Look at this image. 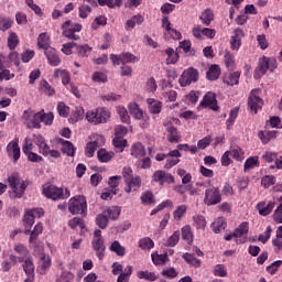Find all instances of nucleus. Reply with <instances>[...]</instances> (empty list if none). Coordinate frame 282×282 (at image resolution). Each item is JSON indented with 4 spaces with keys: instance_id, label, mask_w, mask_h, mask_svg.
<instances>
[{
    "instance_id": "1",
    "label": "nucleus",
    "mask_w": 282,
    "mask_h": 282,
    "mask_svg": "<svg viewBox=\"0 0 282 282\" xmlns=\"http://www.w3.org/2000/svg\"><path fill=\"white\" fill-rule=\"evenodd\" d=\"M7 182L9 184V188L12 191V199H21L30 186V182L28 180H22L19 173H12L9 175Z\"/></svg>"
},
{
    "instance_id": "2",
    "label": "nucleus",
    "mask_w": 282,
    "mask_h": 282,
    "mask_svg": "<svg viewBox=\"0 0 282 282\" xmlns=\"http://www.w3.org/2000/svg\"><path fill=\"white\" fill-rule=\"evenodd\" d=\"M279 67V64L276 63V57H268L262 56L258 61V66L254 69L253 78L256 80H259L260 78H263L268 72H274Z\"/></svg>"
},
{
    "instance_id": "3",
    "label": "nucleus",
    "mask_w": 282,
    "mask_h": 282,
    "mask_svg": "<svg viewBox=\"0 0 282 282\" xmlns=\"http://www.w3.org/2000/svg\"><path fill=\"white\" fill-rule=\"evenodd\" d=\"M42 193L47 197V199H53V202L58 199H67L72 195L69 189H63V187H58L50 183H46L42 186Z\"/></svg>"
},
{
    "instance_id": "4",
    "label": "nucleus",
    "mask_w": 282,
    "mask_h": 282,
    "mask_svg": "<svg viewBox=\"0 0 282 282\" xmlns=\"http://www.w3.org/2000/svg\"><path fill=\"white\" fill-rule=\"evenodd\" d=\"M109 118H111V111L105 107H99L86 112V120L90 122V124H107Z\"/></svg>"
},
{
    "instance_id": "5",
    "label": "nucleus",
    "mask_w": 282,
    "mask_h": 282,
    "mask_svg": "<svg viewBox=\"0 0 282 282\" xmlns=\"http://www.w3.org/2000/svg\"><path fill=\"white\" fill-rule=\"evenodd\" d=\"M68 210L72 215H85L87 213V199L85 196H74L68 200Z\"/></svg>"
},
{
    "instance_id": "6",
    "label": "nucleus",
    "mask_w": 282,
    "mask_h": 282,
    "mask_svg": "<svg viewBox=\"0 0 282 282\" xmlns=\"http://www.w3.org/2000/svg\"><path fill=\"white\" fill-rule=\"evenodd\" d=\"M91 246L99 261H102V259H105V250H107V247H105V239L102 238V230L96 229L94 231Z\"/></svg>"
},
{
    "instance_id": "7",
    "label": "nucleus",
    "mask_w": 282,
    "mask_h": 282,
    "mask_svg": "<svg viewBox=\"0 0 282 282\" xmlns=\"http://www.w3.org/2000/svg\"><path fill=\"white\" fill-rule=\"evenodd\" d=\"M34 143H32V139L25 138L24 143L22 145V152L26 156L29 162L39 163L43 162V156L39 155L36 152H33Z\"/></svg>"
},
{
    "instance_id": "8",
    "label": "nucleus",
    "mask_w": 282,
    "mask_h": 282,
    "mask_svg": "<svg viewBox=\"0 0 282 282\" xmlns=\"http://www.w3.org/2000/svg\"><path fill=\"white\" fill-rule=\"evenodd\" d=\"M197 80H199V72L191 67L183 72L178 83L181 87H188V85H192V83H197Z\"/></svg>"
},
{
    "instance_id": "9",
    "label": "nucleus",
    "mask_w": 282,
    "mask_h": 282,
    "mask_svg": "<svg viewBox=\"0 0 282 282\" xmlns=\"http://www.w3.org/2000/svg\"><path fill=\"white\" fill-rule=\"evenodd\" d=\"M23 118L26 120V126L29 129H41V118H43V112H34L32 110H25L23 112Z\"/></svg>"
},
{
    "instance_id": "10",
    "label": "nucleus",
    "mask_w": 282,
    "mask_h": 282,
    "mask_svg": "<svg viewBox=\"0 0 282 282\" xmlns=\"http://www.w3.org/2000/svg\"><path fill=\"white\" fill-rule=\"evenodd\" d=\"M204 204L206 206H217V204H221V192L217 187L206 189Z\"/></svg>"
},
{
    "instance_id": "11",
    "label": "nucleus",
    "mask_w": 282,
    "mask_h": 282,
    "mask_svg": "<svg viewBox=\"0 0 282 282\" xmlns=\"http://www.w3.org/2000/svg\"><path fill=\"white\" fill-rule=\"evenodd\" d=\"M152 182H155V184L160 186H164V184H175V176L166 171L158 170L152 175Z\"/></svg>"
},
{
    "instance_id": "12",
    "label": "nucleus",
    "mask_w": 282,
    "mask_h": 282,
    "mask_svg": "<svg viewBox=\"0 0 282 282\" xmlns=\"http://www.w3.org/2000/svg\"><path fill=\"white\" fill-rule=\"evenodd\" d=\"M261 89L251 90L248 98V107L257 113L263 107V99L260 97Z\"/></svg>"
},
{
    "instance_id": "13",
    "label": "nucleus",
    "mask_w": 282,
    "mask_h": 282,
    "mask_svg": "<svg viewBox=\"0 0 282 282\" xmlns=\"http://www.w3.org/2000/svg\"><path fill=\"white\" fill-rule=\"evenodd\" d=\"M200 107L210 108L212 111H219V106L217 105V95L215 93H207L204 97L203 100L200 101Z\"/></svg>"
},
{
    "instance_id": "14",
    "label": "nucleus",
    "mask_w": 282,
    "mask_h": 282,
    "mask_svg": "<svg viewBox=\"0 0 282 282\" xmlns=\"http://www.w3.org/2000/svg\"><path fill=\"white\" fill-rule=\"evenodd\" d=\"M34 144L37 147L40 155H43L44 158L50 155V144L47 143L45 137L41 134L34 135Z\"/></svg>"
},
{
    "instance_id": "15",
    "label": "nucleus",
    "mask_w": 282,
    "mask_h": 282,
    "mask_svg": "<svg viewBox=\"0 0 282 282\" xmlns=\"http://www.w3.org/2000/svg\"><path fill=\"white\" fill-rule=\"evenodd\" d=\"M7 153L9 158H12L14 164L21 160V148L19 147V141H10L7 145Z\"/></svg>"
},
{
    "instance_id": "16",
    "label": "nucleus",
    "mask_w": 282,
    "mask_h": 282,
    "mask_svg": "<svg viewBox=\"0 0 282 282\" xmlns=\"http://www.w3.org/2000/svg\"><path fill=\"white\" fill-rule=\"evenodd\" d=\"M45 57L48 62V64L52 67H58L61 65V57L58 56V52L54 47L46 48L44 51Z\"/></svg>"
},
{
    "instance_id": "17",
    "label": "nucleus",
    "mask_w": 282,
    "mask_h": 282,
    "mask_svg": "<svg viewBox=\"0 0 282 282\" xmlns=\"http://www.w3.org/2000/svg\"><path fill=\"white\" fill-rule=\"evenodd\" d=\"M13 252H15L19 263H23L28 257H30V250L28 247L21 242H18L13 246Z\"/></svg>"
},
{
    "instance_id": "18",
    "label": "nucleus",
    "mask_w": 282,
    "mask_h": 282,
    "mask_svg": "<svg viewBox=\"0 0 282 282\" xmlns=\"http://www.w3.org/2000/svg\"><path fill=\"white\" fill-rule=\"evenodd\" d=\"M165 130L167 132V140L173 142H180V132L177 131V128L173 124V121H167L164 123Z\"/></svg>"
},
{
    "instance_id": "19",
    "label": "nucleus",
    "mask_w": 282,
    "mask_h": 282,
    "mask_svg": "<svg viewBox=\"0 0 282 282\" xmlns=\"http://www.w3.org/2000/svg\"><path fill=\"white\" fill-rule=\"evenodd\" d=\"M274 206H275V203L272 200H270L269 203L260 202L257 204L256 208L259 215H261V217H268V215H270V213L274 210Z\"/></svg>"
},
{
    "instance_id": "20",
    "label": "nucleus",
    "mask_w": 282,
    "mask_h": 282,
    "mask_svg": "<svg viewBox=\"0 0 282 282\" xmlns=\"http://www.w3.org/2000/svg\"><path fill=\"white\" fill-rule=\"evenodd\" d=\"M140 186H142V180L140 176H134L128 181H126V193H135V191H140Z\"/></svg>"
},
{
    "instance_id": "21",
    "label": "nucleus",
    "mask_w": 282,
    "mask_h": 282,
    "mask_svg": "<svg viewBox=\"0 0 282 282\" xmlns=\"http://www.w3.org/2000/svg\"><path fill=\"white\" fill-rule=\"evenodd\" d=\"M72 20H67L62 24L63 35L66 39H72V41H78L80 36L76 35V33L70 29Z\"/></svg>"
},
{
    "instance_id": "22",
    "label": "nucleus",
    "mask_w": 282,
    "mask_h": 282,
    "mask_svg": "<svg viewBox=\"0 0 282 282\" xmlns=\"http://www.w3.org/2000/svg\"><path fill=\"white\" fill-rule=\"evenodd\" d=\"M17 263H19V258L11 253L9 259L3 260L1 263L2 272H10V270H12Z\"/></svg>"
},
{
    "instance_id": "23",
    "label": "nucleus",
    "mask_w": 282,
    "mask_h": 282,
    "mask_svg": "<svg viewBox=\"0 0 282 282\" xmlns=\"http://www.w3.org/2000/svg\"><path fill=\"white\" fill-rule=\"evenodd\" d=\"M54 78H62V85H64L65 87H67V85H72L70 80H72V76H69V72L65 70V69H59L56 68L54 70Z\"/></svg>"
},
{
    "instance_id": "24",
    "label": "nucleus",
    "mask_w": 282,
    "mask_h": 282,
    "mask_svg": "<svg viewBox=\"0 0 282 282\" xmlns=\"http://www.w3.org/2000/svg\"><path fill=\"white\" fill-rule=\"evenodd\" d=\"M278 131H270V130H264V131H259L258 132V138L261 140L262 144H269L271 140H274L276 138Z\"/></svg>"
},
{
    "instance_id": "25",
    "label": "nucleus",
    "mask_w": 282,
    "mask_h": 282,
    "mask_svg": "<svg viewBox=\"0 0 282 282\" xmlns=\"http://www.w3.org/2000/svg\"><path fill=\"white\" fill-rule=\"evenodd\" d=\"M224 63L229 72H234V69H236L237 67V63L235 62V55L231 54L229 50L225 51Z\"/></svg>"
},
{
    "instance_id": "26",
    "label": "nucleus",
    "mask_w": 282,
    "mask_h": 282,
    "mask_svg": "<svg viewBox=\"0 0 282 282\" xmlns=\"http://www.w3.org/2000/svg\"><path fill=\"white\" fill-rule=\"evenodd\" d=\"M128 109L129 113L133 117L134 120H142V118L144 117V112L135 102H130Z\"/></svg>"
},
{
    "instance_id": "27",
    "label": "nucleus",
    "mask_w": 282,
    "mask_h": 282,
    "mask_svg": "<svg viewBox=\"0 0 282 282\" xmlns=\"http://www.w3.org/2000/svg\"><path fill=\"white\" fill-rule=\"evenodd\" d=\"M250 232V224L248 221H242L234 231L236 239L246 237Z\"/></svg>"
},
{
    "instance_id": "28",
    "label": "nucleus",
    "mask_w": 282,
    "mask_h": 282,
    "mask_svg": "<svg viewBox=\"0 0 282 282\" xmlns=\"http://www.w3.org/2000/svg\"><path fill=\"white\" fill-rule=\"evenodd\" d=\"M131 155L132 158H144L147 155V150L144 149V145L140 142L132 144L131 147Z\"/></svg>"
},
{
    "instance_id": "29",
    "label": "nucleus",
    "mask_w": 282,
    "mask_h": 282,
    "mask_svg": "<svg viewBox=\"0 0 282 282\" xmlns=\"http://www.w3.org/2000/svg\"><path fill=\"white\" fill-rule=\"evenodd\" d=\"M221 76V68L217 64H213L206 73L208 80H217Z\"/></svg>"
},
{
    "instance_id": "30",
    "label": "nucleus",
    "mask_w": 282,
    "mask_h": 282,
    "mask_svg": "<svg viewBox=\"0 0 282 282\" xmlns=\"http://www.w3.org/2000/svg\"><path fill=\"white\" fill-rule=\"evenodd\" d=\"M34 219H36V216L32 212H28L24 215L23 221H24L25 235H30V230H32V226H34Z\"/></svg>"
},
{
    "instance_id": "31",
    "label": "nucleus",
    "mask_w": 282,
    "mask_h": 282,
    "mask_svg": "<svg viewBox=\"0 0 282 282\" xmlns=\"http://www.w3.org/2000/svg\"><path fill=\"white\" fill-rule=\"evenodd\" d=\"M22 263L26 276H34V260H32V257L25 258Z\"/></svg>"
},
{
    "instance_id": "32",
    "label": "nucleus",
    "mask_w": 282,
    "mask_h": 282,
    "mask_svg": "<svg viewBox=\"0 0 282 282\" xmlns=\"http://www.w3.org/2000/svg\"><path fill=\"white\" fill-rule=\"evenodd\" d=\"M182 240L186 241L188 246L193 245V229L189 227V225H185L181 229Z\"/></svg>"
},
{
    "instance_id": "33",
    "label": "nucleus",
    "mask_w": 282,
    "mask_h": 282,
    "mask_svg": "<svg viewBox=\"0 0 282 282\" xmlns=\"http://www.w3.org/2000/svg\"><path fill=\"white\" fill-rule=\"evenodd\" d=\"M59 142L63 147L62 148L63 153H65L69 158H74V155H76V150L74 149V143H72V141H65L61 139Z\"/></svg>"
},
{
    "instance_id": "34",
    "label": "nucleus",
    "mask_w": 282,
    "mask_h": 282,
    "mask_svg": "<svg viewBox=\"0 0 282 282\" xmlns=\"http://www.w3.org/2000/svg\"><path fill=\"white\" fill-rule=\"evenodd\" d=\"M43 232V224L37 223L33 230L29 232L30 238H29V243H34L36 245V239H39V235Z\"/></svg>"
},
{
    "instance_id": "35",
    "label": "nucleus",
    "mask_w": 282,
    "mask_h": 282,
    "mask_svg": "<svg viewBox=\"0 0 282 282\" xmlns=\"http://www.w3.org/2000/svg\"><path fill=\"white\" fill-rule=\"evenodd\" d=\"M239 78H241V72L237 70L226 76L224 78V83L230 87H234V85H239Z\"/></svg>"
},
{
    "instance_id": "36",
    "label": "nucleus",
    "mask_w": 282,
    "mask_h": 282,
    "mask_svg": "<svg viewBox=\"0 0 282 282\" xmlns=\"http://www.w3.org/2000/svg\"><path fill=\"white\" fill-rule=\"evenodd\" d=\"M142 23H144V17L141 14L133 15L126 22V30H133L135 25H142Z\"/></svg>"
},
{
    "instance_id": "37",
    "label": "nucleus",
    "mask_w": 282,
    "mask_h": 282,
    "mask_svg": "<svg viewBox=\"0 0 282 282\" xmlns=\"http://www.w3.org/2000/svg\"><path fill=\"white\" fill-rule=\"evenodd\" d=\"M110 252H115V254H117V257H124V254H127V248L122 247V245H120V241L115 240L109 248Z\"/></svg>"
},
{
    "instance_id": "38",
    "label": "nucleus",
    "mask_w": 282,
    "mask_h": 282,
    "mask_svg": "<svg viewBox=\"0 0 282 282\" xmlns=\"http://www.w3.org/2000/svg\"><path fill=\"white\" fill-rule=\"evenodd\" d=\"M165 54L167 55L166 65H175L180 61V54L172 47L166 48Z\"/></svg>"
},
{
    "instance_id": "39",
    "label": "nucleus",
    "mask_w": 282,
    "mask_h": 282,
    "mask_svg": "<svg viewBox=\"0 0 282 282\" xmlns=\"http://www.w3.org/2000/svg\"><path fill=\"white\" fill-rule=\"evenodd\" d=\"M226 226H228V223H226V218L218 217L213 224V230L216 235H219L221 230H226Z\"/></svg>"
},
{
    "instance_id": "40",
    "label": "nucleus",
    "mask_w": 282,
    "mask_h": 282,
    "mask_svg": "<svg viewBox=\"0 0 282 282\" xmlns=\"http://www.w3.org/2000/svg\"><path fill=\"white\" fill-rule=\"evenodd\" d=\"M113 155H115L113 152H107V150L105 149H100L97 152V158L101 163L111 162V160H113Z\"/></svg>"
},
{
    "instance_id": "41",
    "label": "nucleus",
    "mask_w": 282,
    "mask_h": 282,
    "mask_svg": "<svg viewBox=\"0 0 282 282\" xmlns=\"http://www.w3.org/2000/svg\"><path fill=\"white\" fill-rule=\"evenodd\" d=\"M14 25V20L10 17L0 15V30L1 32H8L10 28Z\"/></svg>"
},
{
    "instance_id": "42",
    "label": "nucleus",
    "mask_w": 282,
    "mask_h": 282,
    "mask_svg": "<svg viewBox=\"0 0 282 282\" xmlns=\"http://www.w3.org/2000/svg\"><path fill=\"white\" fill-rule=\"evenodd\" d=\"M199 19L204 25H210V23H213L215 20V14L213 13V10L206 9L204 12H202Z\"/></svg>"
},
{
    "instance_id": "43",
    "label": "nucleus",
    "mask_w": 282,
    "mask_h": 282,
    "mask_svg": "<svg viewBox=\"0 0 282 282\" xmlns=\"http://www.w3.org/2000/svg\"><path fill=\"white\" fill-rule=\"evenodd\" d=\"M75 47H76L77 56H79V58H87V56L91 54V46H89L88 44H84V45L76 44Z\"/></svg>"
},
{
    "instance_id": "44",
    "label": "nucleus",
    "mask_w": 282,
    "mask_h": 282,
    "mask_svg": "<svg viewBox=\"0 0 282 282\" xmlns=\"http://www.w3.org/2000/svg\"><path fill=\"white\" fill-rule=\"evenodd\" d=\"M37 46L41 47L44 51L52 47V46H50V35H47V33H41L39 35Z\"/></svg>"
},
{
    "instance_id": "45",
    "label": "nucleus",
    "mask_w": 282,
    "mask_h": 282,
    "mask_svg": "<svg viewBox=\"0 0 282 282\" xmlns=\"http://www.w3.org/2000/svg\"><path fill=\"white\" fill-rule=\"evenodd\" d=\"M152 263L154 265H164L166 261H169V254L163 253V254H158V253H152L151 254Z\"/></svg>"
},
{
    "instance_id": "46",
    "label": "nucleus",
    "mask_w": 282,
    "mask_h": 282,
    "mask_svg": "<svg viewBox=\"0 0 282 282\" xmlns=\"http://www.w3.org/2000/svg\"><path fill=\"white\" fill-rule=\"evenodd\" d=\"M183 259L186 263L193 265V268H202V260L195 258L194 254L185 253L183 254Z\"/></svg>"
},
{
    "instance_id": "47",
    "label": "nucleus",
    "mask_w": 282,
    "mask_h": 282,
    "mask_svg": "<svg viewBox=\"0 0 282 282\" xmlns=\"http://www.w3.org/2000/svg\"><path fill=\"white\" fill-rule=\"evenodd\" d=\"M150 113H160L162 111V101L155 99H148Z\"/></svg>"
},
{
    "instance_id": "48",
    "label": "nucleus",
    "mask_w": 282,
    "mask_h": 282,
    "mask_svg": "<svg viewBox=\"0 0 282 282\" xmlns=\"http://www.w3.org/2000/svg\"><path fill=\"white\" fill-rule=\"evenodd\" d=\"M104 213L108 219L116 220V219H118V217H120L121 209L119 206H112V207H109L108 209H106Z\"/></svg>"
},
{
    "instance_id": "49",
    "label": "nucleus",
    "mask_w": 282,
    "mask_h": 282,
    "mask_svg": "<svg viewBox=\"0 0 282 282\" xmlns=\"http://www.w3.org/2000/svg\"><path fill=\"white\" fill-rule=\"evenodd\" d=\"M139 248L141 250H152V248H155V242L151 238L144 237L139 240Z\"/></svg>"
},
{
    "instance_id": "50",
    "label": "nucleus",
    "mask_w": 282,
    "mask_h": 282,
    "mask_svg": "<svg viewBox=\"0 0 282 282\" xmlns=\"http://www.w3.org/2000/svg\"><path fill=\"white\" fill-rule=\"evenodd\" d=\"M186 210H188V206L186 205H180L176 207V209L173 212V218L176 221H181L182 217L186 215Z\"/></svg>"
},
{
    "instance_id": "51",
    "label": "nucleus",
    "mask_w": 282,
    "mask_h": 282,
    "mask_svg": "<svg viewBox=\"0 0 282 282\" xmlns=\"http://www.w3.org/2000/svg\"><path fill=\"white\" fill-rule=\"evenodd\" d=\"M138 279H144L145 281H158V275L155 272H150V271H139L137 273Z\"/></svg>"
},
{
    "instance_id": "52",
    "label": "nucleus",
    "mask_w": 282,
    "mask_h": 282,
    "mask_svg": "<svg viewBox=\"0 0 282 282\" xmlns=\"http://www.w3.org/2000/svg\"><path fill=\"white\" fill-rule=\"evenodd\" d=\"M52 267V260H50V258H42L41 260V264L37 268V272L39 274H45L47 272V270H50V268Z\"/></svg>"
},
{
    "instance_id": "53",
    "label": "nucleus",
    "mask_w": 282,
    "mask_h": 282,
    "mask_svg": "<svg viewBox=\"0 0 282 282\" xmlns=\"http://www.w3.org/2000/svg\"><path fill=\"white\" fill-rule=\"evenodd\" d=\"M180 230L174 231L173 235L170 236L166 240L165 246H167L169 248H175L176 243H180Z\"/></svg>"
},
{
    "instance_id": "54",
    "label": "nucleus",
    "mask_w": 282,
    "mask_h": 282,
    "mask_svg": "<svg viewBox=\"0 0 282 282\" xmlns=\"http://www.w3.org/2000/svg\"><path fill=\"white\" fill-rule=\"evenodd\" d=\"M96 224L98 228L105 230V228H107V226L109 225V218L106 216V214H99L96 217Z\"/></svg>"
},
{
    "instance_id": "55",
    "label": "nucleus",
    "mask_w": 282,
    "mask_h": 282,
    "mask_svg": "<svg viewBox=\"0 0 282 282\" xmlns=\"http://www.w3.org/2000/svg\"><path fill=\"white\" fill-rule=\"evenodd\" d=\"M282 265V260H276L274 262H272L271 264H269L265 270L268 272V274H271V276H274V274H276V272H279V268H281Z\"/></svg>"
},
{
    "instance_id": "56",
    "label": "nucleus",
    "mask_w": 282,
    "mask_h": 282,
    "mask_svg": "<svg viewBox=\"0 0 282 282\" xmlns=\"http://www.w3.org/2000/svg\"><path fill=\"white\" fill-rule=\"evenodd\" d=\"M98 149V144L96 142H88L85 148V155L86 158H94L96 150Z\"/></svg>"
},
{
    "instance_id": "57",
    "label": "nucleus",
    "mask_w": 282,
    "mask_h": 282,
    "mask_svg": "<svg viewBox=\"0 0 282 282\" xmlns=\"http://www.w3.org/2000/svg\"><path fill=\"white\" fill-rule=\"evenodd\" d=\"M276 184V177L274 175H265L261 180V185L264 188H270V186H274Z\"/></svg>"
},
{
    "instance_id": "58",
    "label": "nucleus",
    "mask_w": 282,
    "mask_h": 282,
    "mask_svg": "<svg viewBox=\"0 0 282 282\" xmlns=\"http://www.w3.org/2000/svg\"><path fill=\"white\" fill-rule=\"evenodd\" d=\"M68 226L73 230L78 228V227L83 229V228H85V220L80 217H74L73 219H70L68 221Z\"/></svg>"
},
{
    "instance_id": "59",
    "label": "nucleus",
    "mask_w": 282,
    "mask_h": 282,
    "mask_svg": "<svg viewBox=\"0 0 282 282\" xmlns=\"http://www.w3.org/2000/svg\"><path fill=\"white\" fill-rule=\"evenodd\" d=\"M141 202L144 204V206H151V204H155V198L153 196V193L145 192L141 196Z\"/></svg>"
},
{
    "instance_id": "60",
    "label": "nucleus",
    "mask_w": 282,
    "mask_h": 282,
    "mask_svg": "<svg viewBox=\"0 0 282 282\" xmlns=\"http://www.w3.org/2000/svg\"><path fill=\"white\" fill-rule=\"evenodd\" d=\"M135 61H138V57H135V55H133V53H121V64L122 65H127L129 63H134Z\"/></svg>"
},
{
    "instance_id": "61",
    "label": "nucleus",
    "mask_w": 282,
    "mask_h": 282,
    "mask_svg": "<svg viewBox=\"0 0 282 282\" xmlns=\"http://www.w3.org/2000/svg\"><path fill=\"white\" fill-rule=\"evenodd\" d=\"M194 224L198 230H204L206 228V218L202 215L194 216Z\"/></svg>"
},
{
    "instance_id": "62",
    "label": "nucleus",
    "mask_w": 282,
    "mask_h": 282,
    "mask_svg": "<svg viewBox=\"0 0 282 282\" xmlns=\"http://www.w3.org/2000/svg\"><path fill=\"white\" fill-rule=\"evenodd\" d=\"M17 45H19V35H17V33H11L8 37V47L10 50H15Z\"/></svg>"
},
{
    "instance_id": "63",
    "label": "nucleus",
    "mask_w": 282,
    "mask_h": 282,
    "mask_svg": "<svg viewBox=\"0 0 282 282\" xmlns=\"http://www.w3.org/2000/svg\"><path fill=\"white\" fill-rule=\"evenodd\" d=\"M79 11V19H87L89 14H91V7L87 4H83L78 9Z\"/></svg>"
},
{
    "instance_id": "64",
    "label": "nucleus",
    "mask_w": 282,
    "mask_h": 282,
    "mask_svg": "<svg viewBox=\"0 0 282 282\" xmlns=\"http://www.w3.org/2000/svg\"><path fill=\"white\" fill-rule=\"evenodd\" d=\"M273 221H275V224H282V203L276 207L273 213Z\"/></svg>"
}]
</instances>
